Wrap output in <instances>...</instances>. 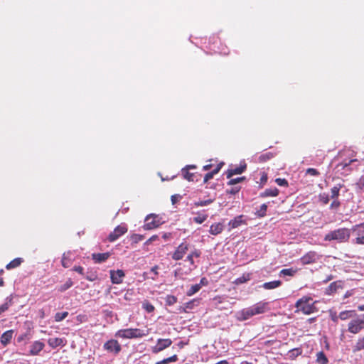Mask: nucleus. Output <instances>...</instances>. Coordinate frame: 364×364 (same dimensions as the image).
<instances>
[{"label": "nucleus", "instance_id": "1", "mask_svg": "<svg viewBox=\"0 0 364 364\" xmlns=\"http://www.w3.org/2000/svg\"><path fill=\"white\" fill-rule=\"evenodd\" d=\"M269 310V303L261 301L250 307L245 308L238 311L237 313L236 318L238 321H243L250 318L255 315L264 314Z\"/></svg>", "mask_w": 364, "mask_h": 364}, {"label": "nucleus", "instance_id": "2", "mask_svg": "<svg viewBox=\"0 0 364 364\" xmlns=\"http://www.w3.org/2000/svg\"><path fill=\"white\" fill-rule=\"evenodd\" d=\"M312 301V298L309 296H304L301 299H298L295 304L296 310V313L302 312L305 315H309L311 314L318 311V308L316 306L317 301Z\"/></svg>", "mask_w": 364, "mask_h": 364}, {"label": "nucleus", "instance_id": "3", "mask_svg": "<svg viewBox=\"0 0 364 364\" xmlns=\"http://www.w3.org/2000/svg\"><path fill=\"white\" fill-rule=\"evenodd\" d=\"M350 237V230L346 228H340L330 231L324 236V240L328 242L336 241L344 243L348 241Z\"/></svg>", "mask_w": 364, "mask_h": 364}, {"label": "nucleus", "instance_id": "4", "mask_svg": "<svg viewBox=\"0 0 364 364\" xmlns=\"http://www.w3.org/2000/svg\"><path fill=\"white\" fill-rule=\"evenodd\" d=\"M149 334V330L139 328H127L117 331V336L122 338H142Z\"/></svg>", "mask_w": 364, "mask_h": 364}, {"label": "nucleus", "instance_id": "5", "mask_svg": "<svg viewBox=\"0 0 364 364\" xmlns=\"http://www.w3.org/2000/svg\"><path fill=\"white\" fill-rule=\"evenodd\" d=\"M363 330H364V318L356 317L348 324V331L350 333L357 334Z\"/></svg>", "mask_w": 364, "mask_h": 364}, {"label": "nucleus", "instance_id": "6", "mask_svg": "<svg viewBox=\"0 0 364 364\" xmlns=\"http://www.w3.org/2000/svg\"><path fill=\"white\" fill-rule=\"evenodd\" d=\"M161 223L158 215L151 214L146 216L144 228L145 230H151L158 228Z\"/></svg>", "mask_w": 364, "mask_h": 364}, {"label": "nucleus", "instance_id": "7", "mask_svg": "<svg viewBox=\"0 0 364 364\" xmlns=\"http://www.w3.org/2000/svg\"><path fill=\"white\" fill-rule=\"evenodd\" d=\"M200 255V252L199 250H195L186 257V259L184 260L185 264H183V266L188 267V270L191 271L196 267L194 259H198Z\"/></svg>", "mask_w": 364, "mask_h": 364}, {"label": "nucleus", "instance_id": "8", "mask_svg": "<svg viewBox=\"0 0 364 364\" xmlns=\"http://www.w3.org/2000/svg\"><path fill=\"white\" fill-rule=\"evenodd\" d=\"M247 168L245 163L240 164L239 166H230L226 171L225 175L228 178H232L234 175L242 173Z\"/></svg>", "mask_w": 364, "mask_h": 364}, {"label": "nucleus", "instance_id": "9", "mask_svg": "<svg viewBox=\"0 0 364 364\" xmlns=\"http://www.w3.org/2000/svg\"><path fill=\"white\" fill-rule=\"evenodd\" d=\"M104 348L111 353L117 354L121 350L122 348L120 344L116 340H109L104 344Z\"/></svg>", "mask_w": 364, "mask_h": 364}, {"label": "nucleus", "instance_id": "10", "mask_svg": "<svg viewBox=\"0 0 364 364\" xmlns=\"http://www.w3.org/2000/svg\"><path fill=\"white\" fill-rule=\"evenodd\" d=\"M127 231V228L124 225H118L114 228L113 232H112L108 237V239L110 242H114L117 240L120 236L126 233Z\"/></svg>", "mask_w": 364, "mask_h": 364}, {"label": "nucleus", "instance_id": "11", "mask_svg": "<svg viewBox=\"0 0 364 364\" xmlns=\"http://www.w3.org/2000/svg\"><path fill=\"white\" fill-rule=\"evenodd\" d=\"M208 285V280L205 277L201 278L200 283L192 285L189 289H188L186 294L188 296H192L199 291L202 287Z\"/></svg>", "mask_w": 364, "mask_h": 364}, {"label": "nucleus", "instance_id": "12", "mask_svg": "<svg viewBox=\"0 0 364 364\" xmlns=\"http://www.w3.org/2000/svg\"><path fill=\"white\" fill-rule=\"evenodd\" d=\"M172 343L170 339H159L156 346L152 348V351L157 353L169 347Z\"/></svg>", "mask_w": 364, "mask_h": 364}, {"label": "nucleus", "instance_id": "13", "mask_svg": "<svg viewBox=\"0 0 364 364\" xmlns=\"http://www.w3.org/2000/svg\"><path fill=\"white\" fill-rule=\"evenodd\" d=\"M124 272L121 269H118L117 271H110V277L112 282L113 284H121L122 282V279L124 277Z\"/></svg>", "mask_w": 364, "mask_h": 364}, {"label": "nucleus", "instance_id": "14", "mask_svg": "<svg viewBox=\"0 0 364 364\" xmlns=\"http://www.w3.org/2000/svg\"><path fill=\"white\" fill-rule=\"evenodd\" d=\"M316 252L314 251H310L301 258V262L303 264H309L316 262Z\"/></svg>", "mask_w": 364, "mask_h": 364}, {"label": "nucleus", "instance_id": "15", "mask_svg": "<svg viewBox=\"0 0 364 364\" xmlns=\"http://www.w3.org/2000/svg\"><path fill=\"white\" fill-rule=\"evenodd\" d=\"M223 165L224 162L221 161L210 172L207 173L203 177V183H206L209 180L213 178L214 175L217 174L220 171Z\"/></svg>", "mask_w": 364, "mask_h": 364}, {"label": "nucleus", "instance_id": "16", "mask_svg": "<svg viewBox=\"0 0 364 364\" xmlns=\"http://www.w3.org/2000/svg\"><path fill=\"white\" fill-rule=\"evenodd\" d=\"M48 343L51 348H55L58 346H65L66 341L63 338H50L48 340Z\"/></svg>", "mask_w": 364, "mask_h": 364}, {"label": "nucleus", "instance_id": "17", "mask_svg": "<svg viewBox=\"0 0 364 364\" xmlns=\"http://www.w3.org/2000/svg\"><path fill=\"white\" fill-rule=\"evenodd\" d=\"M44 346H45V345H44L43 343H42V342H41L39 341H35L31 346L30 354L32 355H38V353L43 349Z\"/></svg>", "mask_w": 364, "mask_h": 364}, {"label": "nucleus", "instance_id": "18", "mask_svg": "<svg viewBox=\"0 0 364 364\" xmlns=\"http://www.w3.org/2000/svg\"><path fill=\"white\" fill-rule=\"evenodd\" d=\"M356 153L352 150L350 148L343 149L342 151L339 152L338 156L340 158H344L345 159H351L355 157Z\"/></svg>", "mask_w": 364, "mask_h": 364}, {"label": "nucleus", "instance_id": "19", "mask_svg": "<svg viewBox=\"0 0 364 364\" xmlns=\"http://www.w3.org/2000/svg\"><path fill=\"white\" fill-rule=\"evenodd\" d=\"M109 256L110 254L109 252L94 253L92 255V257L96 263H101L106 261L109 257Z\"/></svg>", "mask_w": 364, "mask_h": 364}, {"label": "nucleus", "instance_id": "20", "mask_svg": "<svg viewBox=\"0 0 364 364\" xmlns=\"http://www.w3.org/2000/svg\"><path fill=\"white\" fill-rule=\"evenodd\" d=\"M242 218L243 215H240L230 220L228 225L230 227V229H234L238 228L242 224H245V221L242 220Z\"/></svg>", "mask_w": 364, "mask_h": 364}, {"label": "nucleus", "instance_id": "21", "mask_svg": "<svg viewBox=\"0 0 364 364\" xmlns=\"http://www.w3.org/2000/svg\"><path fill=\"white\" fill-rule=\"evenodd\" d=\"M279 191L277 188H267L264 192L260 193V198H267V197H276L279 195Z\"/></svg>", "mask_w": 364, "mask_h": 364}, {"label": "nucleus", "instance_id": "22", "mask_svg": "<svg viewBox=\"0 0 364 364\" xmlns=\"http://www.w3.org/2000/svg\"><path fill=\"white\" fill-rule=\"evenodd\" d=\"M183 177L189 181H199L201 179V174L197 172H190L187 171Z\"/></svg>", "mask_w": 364, "mask_h": 364}, {"label": "nucleus", "instance_id": "23", "mask_svg": "<svg viewBox=\"0 0 364 364\" xmlns=\"http://www.w3.org/2000/svg\"><path fill=\"white\" fill-rule=\"evenodd\" d=\"M363 350H364V336L359 337L352 348V351L354 353Z\"/></svg>", "mask_w": 364, "mask_h": 364}, {"label": "nucleus", "instance_id": "24", "mask_svg": "<svg viewBox=\"0 0 364 364\" xmlns=\"http://www.w3.org/2000/svg\"><path fill=\"white\" fill-rule=\"evenodd\" d=\"M14 334L13 330H9L4 332L1 336V343L4 346H6L8 343H10Z\"/></svg>", "mask_w": 364, "mask_h": 364}, {"label": "nucleus", "instance_id": "25", "mask_svg": "<svg viewBox=\"0 0 364 364\" xmlns=\"http://www.w3.org/2000/svg\"><path fill=\"white\" fill-rule=\"evenodd\" d=\"M223 230V225L221 223H214L210 228V233L213 235H217L222 232Z\"/></svg>", "mask_w": 364, "mask_h": 364}, {"label": "nucleus", "instance_id": "26", "mask_svg": "<svg viewBox=\"0 0 364 364\" xmlns=\"http://www.w3.org/2000/svg\"><path fill=\"white\" fill-rule=\"evenodd\" d=\"M282 285L280 280H274L269 282H265L262 284V287L265 289H276Z\"/></svg>", "mask_w": 364, "mask_h": 364}, {"label": "nucleus", "instance_id": "27", "mask_svg": "<svg viewBox=\"0 0 364 364\" xmlns=\"http://www.w3.org/2000/svg\"><path fill=\"white\" fill-rule=\"evenodd\" d=\"M355 315H356V314H355V311L346 310V311H343L340 312L339 318L345 321L348 318L354 317V316H355Z\"/></svg>", "mask_w": 364, "mask_h": 364}, {"label": "nucleus", "instance_id": "28", "mask_svg": "<svg viewBox=\"0 0 364 364\" xmlns=\"http://www.w3.org/2000/svg\"><path fill=\"white\" fill-rule=\"evenodd\" d=\"M316 363L318 364H328V359L323 351L316 353Z\"/></svg>", "mask_w": 364, "mask_h": 364}, {"label": "nucleus", "instance_id": "29", "mask_svg": "<svg viewBox=\"0 0 364 364\" xmlns=\"http://www.w3.org/2000/svg\"><path fill=\"white\" fill-rule=\"evenodd\" d=\"M70 255H71L70 252H65L63 255L61 263H62V265L65 268L68 267L70 264V262H71V259L70 257Z\"/></svg>", "mask_w": 364, "mask_h": 364}, {"label": "nucleus", "instance_id": "30", "mask_svg": "<svg viewBox=\"0 0 364 364\" xmlns=\"http://www.w3.org/2000/svg\"><path fill=\"white\" fill-rule=\"evenodd\" d=\"M343 187V184H341V183H338L336 186H333L331 189V198L332 199L338 198V197L339 196L340 189Z\"/></svg>", "mask_w": 364, "mask_h": 364}, {"label": "nucleus", "instance_id": "31", "mask_svg": "<svg viewBox=\"0 0 364 364\" xmlns=\"http://www.w3.org/2000/svg\"><path fill=\"white\" fill-rule=\"evenodd\" d=\"M23 262V259L20 257L16 258L11 261L6 266L7 269H11L18 267Z\"/></svg>", "mask_w": 364, "mask_h": 364}, {"label": "nucleus", "instance_id": "32", "mask_svg": "<svg viewBox=\"0 0 364 364\" xmlns=\"http://www.w3.org/2000/svg\"><path fill=\"white\" fill-rule=\"evenodd\" d=\"M353 161H350L349 163H343V162H341L339 164H338L336 166V169L337 171V172H339L341 173V174H346L344 170L348 168V166L350 165V162H352ZM346 174H348V173H346Z\"/></svg>", "mask_w": 364, "mask_h": 364}, {"label": "nucleus", "instance_id": "33", "mask_svg": "<svg viewBox=\"0 0 364 364\" xmlns=\"http://www.w3.org/2000/svg\"><path fill=\"white\" fill-rule=\"evenodd\" d=\"M230 180L227 182V185L228 186H235L236 184L239 183H242L243 181H245L246 180V177L245 176H240V177H237L235 178H229Z\"/></svg>", "mask_w": 364, "mask_h": 364}, {"label": "nucleus", "instance_id": "34", "mask_svg": "<svg viewBox=\"0 0 364 364\" xmlns=\"http://www.w3.org/2000/svg\"><path fill=\"white\" fill-rule=\"evenodd\" d=\"M352 230L356 232L357 235H364V223L354 225L352 228Z\"/></svg>", "mask_w": 364, "mask_h": 364}, {"label": "nucleus", "instance_id": "35", "mask_svg": "<svg viewBox=\"0 0 364 364\" xmlns=\"http://www.w3.org/2000/svg\"><path fill=\"white\" fill-rule=\"evenodd\" d=\"M11 296H9L6 299L5 303L0 306V314H1L3 312L6 311L9 309V307L11 305Z\"/></svg>", "mask_w": 364, "mask_h": 364}, {"label": "nucleus", "instance_id": "36", "mask_svg": "<svg viewBox=\"0 0 364 364\" xmlns=\"http://www.w3.org/2000/svg\"><path fill=\"white\" fill-rule=\"evenodd\" d=\"M296 270L292 268L283 269L280 271L279 274L284 275V276L293 277L296 274Z\"/></svg>", "mask_w": 364, "mask_h": 364}, {"label": "nucleus", "instance_id": "37", "mask_svg": "<svg viewBox=\"0 0 364 364\" xmlns=\"http://www.w3.org/2000/svg\"><path fill=\"white\" fill-rule=\"evenodd\" d=\"M73 281L70 279H69L65 282V284H63L59 287L58 290L61 292L65 291V290L70 288L73 286Z\"/></svg>", "mask_w": 364, "mask_h": 364}, {"label": "nucleus", "instance_id": "38", "mask_svg": "<svg viewBox=\"0 0 364 364\" xmlns=\"http://www.w3.org/2000/svg\"><path fill=\"white\" fill-rule=\"evenodd\" d=\"M68 311L58 312L55 315V321L56 322H60V321H63V319H65L68 316Z\"/></svg>", "mask_w": 364, "mask_h": 364}, {"label": "nucleus", "instance_id": "39", "mask_svg": "<svg viewBox=\"0 0 364 364\" xmlns=\"http://www.w3.org/2000/svg\"><path fill=\"white\" fill-rule=\"evenodd\" d=\"M241 188H242L240 186H232L231 188L226 189L225 192L227 194L235 195L240 191Z\"/></svg>", "mask_w": 364, "mask_h": 364}, {"label": "nucleus", "instance_id": "40", "mask_svg": "<svg viewBox=\"0 0 364 364\" xmlns=\"http://www.w3.org/2000/svg\"><path fill=\"white\" fill-rule=\"evenodd\" d=\"M267 209V205L265 203L262 204L260 206L259 210L257 211V215L259 217H261V218L265 216L266 215Z\"/></svg>", "mask_w": 364, "mask_h": 364}, {"label": "nucleus", "instance_id": "41", "mask_svg": "<svg viewBox=\"0 0 364 364\" xmlns=\"http://www.w3.org/2000/svg\"><path fill=\"white\" fill-rule=\"evenodd\" d=\"M176 360H177V356L176 355H174L168 358L164 359L161 361L157 362L156 364H167L170 362H174Z\"/></svg>", "mask_w": 364, "mask_h": 364}, {"label": "nucleus", "instance_id": "42", "mask_svg": "<svg viewBox=\"0 0 364 364\" xmlns=\"http://www.w3.org/2000/svg\"><path fill=\"white\" fill-rule=\"evenodd\" d=\"M319 200L324 205L328 204L330 200L328 195L326 193L320 194Z\"/></svg>", "mask_w": 364, "mask_h": 364}, {"label": "nucleus", "instance_id": "43", "mask_svg": "<svg viewBox=\"0 0 364 364\" xmlns=\"http://www.w3.org/2000/svg\"><path fill=\"white\" fill-rule=\"evenodd\" d=\"M142 306L149 313H151L154 310V306L149 302H144Z\"/></svg>", "mask_w": 364, "mask_h": 364}, {"label": "nucleus", "instance_id": "44", "mask_svg": "<svg viewBox=\"0 0 364 364\" xmlns=\"http://www.w3.org/2000/svg\"><path fill=\"white\" fill-rule=\"evenodd\" d=\"M291 357H297L302 353V350L301 348H294L289 351Z\"/></svg>", "mask_w": 364, "mask_h": 364}, {"label": "nucleus", "instance_id": "45", "mask_svg": "<svg viewBox=\"0 0 364 364\" xmlns=\"http://www.w3.org/2000/svg\"><path fill=\"white\" fill-rule=\"evenodd\" d=\"M275 182L279 186H285V187L288 186V181L285 178H278L275 180Z\"/></svg>", "mask_w": 364, "mask_h": 364}, {"label": "nucleus", "instance_id": "46", "mask_svg": "<svg viewBox=\"0 0 364 364\" xmlns=\"http://www.w3.org/2000/svg\"><path fill=\"white\" fill-rule=\"evenodd\" d=\"M181 247V245H179L178 250L173 255V258L176 260H178L182 258V252L180 251Z\"/></svg>", "mask_w": 364, "mask_h": 364}, {"label": "nucleus", "instance_id": "47", "mask_svg": "<svg viewBox=\"0 0 364 364\" xmlns=\"http://www.w3.org/2000/svg\"><path fill=\"white\" fill-rule=\"evenodd\" d=\"M306 174H309L313 176H317L319 175V172L316 169L313 168H309L306 171Z\"/></svg>", "mask_w": 364, "mask_h": 364}, {"label": "nucleus", "instance_id": "48", "mask_svg": "<svg viewBox=\"0 0 364 364\" xmlns=\"http://www.w3.org/2000/svg\"><path fill=\"white\" fill-rule=\"evenodd\" d=\"M337 287H338V285H337L336 282H332L328 286L327 291H328L329 294L333 293V292L336 291Z\"/></svg>", "mask_w": 364, "mask_h": 364}, {"label": "nucleus", "instance_id": "49", "mask_svg": "<svg viewBox=\"0 0 364 364\" xmlns=\"http://www.w3.org/2000/svg\"><path fill=\"white\" fill-rule=\"evenodd\" d=\"M206 218H207V215H200L198 217H195L193 218V220L198 224H201L206 220Z\"/></svg>", "mask_w": 364, "mask_h": 364}, {"label": "nucleus", "instance_id": "50", "mask_svg": "<svg viewBox=\"0 0 364 364\" xmlns=\"http://www.w3.org/2000/svg\"><path fill=\"white\" fill-rule=\"evenodd\" d=\"M341 203L338 200V198L334 199L333 201L331 203L330 208L331 209H337L340 207Z\"/></svg>", "mask_w": 364, "mask_h": 364}, {"label": "nucleus", "instance_id": "51", "mask_svg": "<svg viewBox=\"0 0 364 364\" xmlns=\"http://www.w3.org/2000/svg\"><path fill=\"white\" fill-rule=\"evenodd\" d=\"M213 202V200H200L196 203L197 206H204L208 204H210Z\"/></svg>", "mask_w": 364, "mask_h": 364}, {"label": "nucleus", "instance_id": "52", "mask_svg": "<svg viewBox=\"0 0 364 364\" xmlns=\"http://www.w3.org/2000/svg\"><path fill=\"white\" fill-rule=\"evenodd\" d=\"M195 303L198 304V300L194 299V300H193V301H191L187 302V303L186 304L185 307H183V310H186V309H192V308H193V304H194Z\"/></svg>", "mask_w": 364, "mask_h": 364}, {"label": "nucleus", "instance_id": "53", "mask_svg": "<svg viewBox=\"0 0 364 364\" xmlns=\"http://www.w3.org/2000/svg\"><path fill=\"white\" fill-rule=\"evenodd\" d=\"M268 177L267 174L265 172L262 173V176L260 178V183L262 185H264L267 181Z\"/></svg>", "mask_w": 364, "mask_h": 364}, {"label": "nucleus", "instance_id": "54", "mask_svg": "<svg viewBox=\"0 0 364 364\" xmlns=\"http://www.w3.org/2000/svg\"><path fill=\"white\" fill-rule=\"evenodd\" d=\"M355 186L357 189H358L359 191L362 190L363 188L364 187V179L360 178L359 181L356 183Z\"/></svg>", "mask_w": 364, "mask_h": 364}, {"label": "nucleus", "instance_id": "55", "mask_svg": "<svg viewBox=\"0 0 364 364\" xmlns=\"http://www.w3.org/2000/svg\"><path fill=\"white\" fill-rule=\"evenodd\" d=\"M355 243L358 245H364V235H358L355 238Z\"/></svg>", "mask_w": 364, "mask_h": 364}, {"label": "nucleus", "instance_id": "56", "mask_svg": "<svg viewBox=\"0 0 364 364\" xmlns=\"http://www.w3.org/2000/svg\"><path fill=\"white\" fill-rule=\"evenodd\" d=\"M330 316H331V320H332L334 323H338V318H339V315L338 316V315L336 314V312H334V313H331Z\"/></svg>", "mask_w": 364, "mask_h": 364}, {"label": "nucleus", "instance_id": "57", "mask_svg": "<svg viewBox=\"0 0 364 364\" xmlns=\"http://www.w3.org/2000/svg\"><path fill=\"white\" fill-rule=\"evenodd\" d=\"M73 270L78 272L80 274H83L84 269L80 266H75L73 267Z\"/></svg>", "mask_w": 364, "mask_h": 364}, {"label": "nucleus", "instance_id": "58", "mask_svg": "<svg viewBox=\"0 0 364 364\" xmlns=\"http://www.w3.org/2000/svg\"><path fill=\"white\" fill-rule=\"evenodd\" d=\"M178 198H181V196L177 194V195H173L171 196V203L173 205L176 204V201L178 200Z\"/></svg>", "mask_w": 364, "mask_h": 364}, {"label": "nucleus", "instance_id": "59", "mask_svg": "<svg viewBox=\"0 0 364 364\" xmlns=\"http://www.w3.org/2000/svg\"><path fill=\"white\" fill-rule=\"evenodd\" d=\"M157 269H158V267L157 266H154V267H153L151 269V272L153 273L154 275V277H151L152 279H155V276H156L158 274Z\"/></svg>", "mask_w": 364, "mask_h": 364}, {"label": "nucleus", "instance_id": "60", "mask_svg": "<svg viewBox=\"0 0 364 364\" xmlns=\"http://www.w3.org/2000/svg\"><path fill=\"white\" fill-rule=\"evenodd\" d=\"M156 239H158V236L153 235L147 240L146 244L151 243V242L155 241Z\"/></svg>", "mask_w": 364, "mask_h": 364}, {"label": "nucleus", "instance_id": "61", "mask_svg": "<svg viewBox=\"0 0 364 364\" xmlns=\"http://www.w3.org/2000/svg\"><path fill=\"white\" fill-rule=\"evenodd\" d=\"M246 279L242 277H240V278H237V280H236V283L237 284H241V283H243L245 282H246Z\"/></svg>", "mask_w": 364, "mask_h": 364}, {"label": "nucleus", "instance_id": "62", "mask_svg": "<svg viewBox=\"0 0 364 364\" xmlns=\"http://www.w3.org/2000/svg\"><path fill=\"white\" fill-rule=\"evenodd\" d=\"M168 302L169 304H173L176 302V298L174 296H170L168 298Z\"/></svg>", "mask_w": 364, "mask_h": 364}, {"label": "nucleus", "instance_id": "63", "mask_svg": "<svg viewBox=\"0 0 364 364\" xmlns=\"http://www.w3.org/2000/svg\"><path fill=\"white\" fill-rule=\"evenodd\" d=\"M269 154H270V153L267 154L262 155V156H260L259 159H262V160L268 159H269V158H270Z\"/></svg>", "mask_w": 364, "mask_h": 364}, {"label": "nucleus", "instance_id": "64", "mask_svg": "<svg viewBox=\"0 0 364 364\" xmlns=\"http://www.w3.org/2000/svg\"><path fill=\"white\" fill-rule=\"evenodd\" d=\"M215 364H229V363L226 360H223L218 362Z\"/></svg>", "mask_w": 364, "mask_h": 364}]
</instances>
